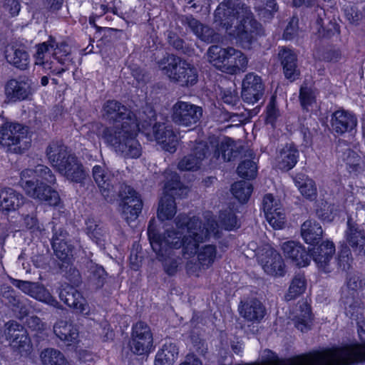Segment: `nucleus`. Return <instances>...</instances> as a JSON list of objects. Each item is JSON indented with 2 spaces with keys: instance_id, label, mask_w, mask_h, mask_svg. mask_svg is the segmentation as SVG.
I'll return each instance as SVG.
<instances>
[{
  "instance_id": "obj_1",
  "label": "nucleus",
  "mask_w": 365,
  "mask_h": 365,
  "mask_svg": "<svg viewBox=\"0 0 365 365\" xmlns=\"http://www.w3.org/2000/svg\"><path fill=\"white\" fill-rule=\"evenodd\" d=\"M103 116L110 121L120 123L106 127L101 137L104 142L120 153L126 158H138L141 145L137 140L140 131L147 138L153 136L163 150L174 153L177 150L178 138L172 125L157 121V113L153 107L147 106L140 124L135 115L116 100H108L103 106Z\"/></svg>"
},
{
  "instance_id": "obj_2",
  "label": "nucleus",
  "mask_w": 365,
  "mask_h": 365,
  "mask_svg": "<svg viewBox=\"0 0 365 365\" xmlns=\"http://www.w3.org/2000/svg\"><path fill=\"white\" fill-rule=\"evenodd\" d=\"M177 229L166 230L170 242L162 246V255L153 251L159 261L162 262L164 272L170 277L175 276L178 270L181 258L170 257L173 250L182 248V256L190 259L195 255L199 243H202L210 234L199 217H189L180 214L175 219Z\"/></svg>"
},
{
  "instance_id": "obj_3",
  "label": "nucleus",
  "mask_w": 365,
  "mask_h": 365,
  "mask_svg": "<svg viewBox=\"0 0 365 365\" xmlns=\"http://www.w3.org/2000/svg\"><path fill=\"white\" fill-rule=\"evenodd\" d=\"M215 21L243 48H250L261 34L262 25L244 7L234 0H225L215 11Z\"/></svg>"
},
{
  "instance_id": "obj_4",
  "label": "nucleus",
  "mask_w": 365,
  "mask_h": 365,
  "mask_svg": "<svg viewBox=\"0 0 365 365\" xmlns=\"http://www.w3.org/2000/svg\"><path fill=\"white\" fill-rule=\"evenodd\" d=\"M346 242L340 243L336 257L338 269L348 271L351 267L352 252L357 256L365 257V230L363 227L349 217L344 232Z\"/></svg>"
},
{
  "instance_id": "obj_5",
  "label": "nucleus",
  "mask_w": 365,
  "mask_h": 365,
  "mask_svg": "<svg viewBox=\"0 0 365 365\" xmlns=\"http://www.w3.org/2000/svg\"><path fill=\"white\" fill-rule=\"evenodd\" d=\"M31 137L29 126L7 118H3L0 124V148L6 153L24 154L31 146Z\"/></svg>"
},
{
  "instance_id": "obj_6",
  "label": "nucleus",
  "mask_w": 365,
  "mask_h": 365,
  "mask_svg": "<svg viewBox=\"0 0 365 365\" xmlns=\"http://www.w3.org/2000/svg\"><path fill=\"white\" fill-rule=\"evenodd\" d=\"M39 175L30 180L21 178V185L26 194L50 206H57L60 202L58 192L48 184L56 182V176L50 168L41 166Z\"/></svg>"
},
{
  "instance_id": "obj_7",
  "label": "nucleus",
  "mask_w": 365,
  "mask_h": 365,
  "mask_svg": "<svg viewBox=\"0 0 365 365\" xmlns=\"http://www.w3.org/2000/svg\"><path fill=\"white\" fill-rule=\"evenodd\" d=\"M46 152L48 159L59 173L73 182H83L86 178L83 166L76 155L68 150L66 146H58L54 150L48 147Z\"/></svg>"
},
{
  "instance_id": "obj_8",
  "label": "nucleus",
  "mask_w": 365,
  "mask_h": 365,
  "mask_svg": "<svg viewBox=\"0 0 365 365\" xmlns=\"http://www.w3.org/2000/svg\"><path fill=\"white\" fill-rule=\"evenodd\" d=\"M166 180L163 195L159 200L157 217L160 221L172 220L176 214L175 196L181 197L187 187L180 180V175L175 171L166 170L164 173Z\"/></svg>"
},
{
  "instance_id": "obj_9",
  "label": "nucleus",
  "mask_w": 365,
  "mask_h": 365,
  "mask_svg": "<svg viewBox=\"0 0 365 365\" xmlns=\"http://www.w3.org/2000/svg\"><path fill=\"white\" fill-rule=\"evenodd\" d=\"M163 71L170 81L181 87H192L198 81L197 68L187 61L178 56L169 58L168 64L163 68Z\"/></svg>"
},
{
  "instance_id": "obj_10",
  "label": "nucleus",
  "mask_w": 365,
  "mask_h": 365,
  "mask_svg": "<svg viewBox=\"0 0 365 365\" xmlns=\"http://www.w3.org/2000/svg\"><path fill=\"white\" fill-rule=\"evenodd\" d=\"M5 334L11 341V345L15 352L21 356L28 357L33 351V344L26 329L14 320H10L5 324Z\"/></svg>"
},
{
  "instance_id": "obj_11",
  "label": "nucleus",
  "mask_w": 365,
  "mask_h": 365,
  "mask_svg": "<svg viewBox=\"0 0 365 365\" xmlns=\"http://www.w3.org/2000/svg\"><path fill=\"white\" fill-rule=\"evenodd\" d=\"M172 110L173 122L186 127L195 125L202 115L201 107L184 101H178L174 104Z\"/></svg>"
},
{
  "instance_id": "obj_12",
  "label": "nucleus",
  "mask_w": 365,
  "mask_h": 365,
  "mask_svg": "<svg viewBox=\"0 0 365 365\" xmlns=\"http://www.w3.org/2000/svg\"><path fill=\"white\" fill-rule=\"evenodd\" d=\"M361 342H351L342 346H336L341 355V360L346 365H357L365 362V329H358Z\"/></svg>"
},
{
  "instance_id": "obj_13",
  "label": "nucleus",
  "mask_w": 365,
  "mask_h": 365,
  "mask_svg": "<svg viewBox=\"0 0 365 365\" xmlns=\"http://www.w3.org/2000/svg\"><path fill=\"white\" fill-rule=\"evenodd\" d=\"M335 252V245L329 240H322L319 244L310 246L308 251L310 259L312 258L318 269L324 273L331 272L329 265Z\"/></svg>"
},
{
  "instance_id": "obj_14",
  "label": "nucleus",
  "mask_w": 365,
  "mask_h": 365,
  "mask_svg": "<svg viewBox=\"0 0 365 365\" xmlns=\"http://www.w3.org/2000/svg\"><path fill=\"white\" fill-rule=\"evenodd\" d=\"M131 336L130 349L136 355L144 354L153 345L152 332L144 322H138L133 326Z\"/></svg>"
},
{
  "instance_id": "obj_15",
  "label": "nucleus",
  "mask_w": 365,
  "mask_h": 365,
  "mask_svg": "<svg viewBox=\"0 0 365 365\" xmlns=\"http://www.w3.org/2000/svg\"><path fill=\"white\" fill-rule=\"evenodd\" d=\"M264 85L262 78L254 73H248L242 82L241 97L248 104L257 103L263 96Z\"/></svg>"
},
{
  "instance_id": "obj_16",
  "label": "nucleus",
  "mask_w": 365,
  "mask_h": 365,
  "mask_svg": "<svg viewBox=\"0 0 365 365\" xmlns=\"http://www.w3.org/2000/svg\"><path fill=\"white\" fill-rule=\"evenodd\" d=\"M60 300L67 307L73 308L79 313L88 315L90 308L82 293L68 284H61L58 289Z\"/></svg>"
},
{
  "instance_id": "obj_17",
  "label": "nucleus",
  "mask_w": 365,
  "mask_h": 365,
  "mask_svg": "<svg viewBox=\"0 0 365 365\" xmlns=\"http://www.w3.org/2000/svg\"><path fill=\"white\" fill-rule=\"evenodd\" d=\"M210 154L207 143H197L190 153L184 156L178 163V169L181 171H196L200 168L202 162Z\"/></svg>"
},
{
  "instance_id": "obj_18",
  "label": "nucleus",
  "mask_w": 365,
  "mask_h": 365,
  "mask_svg": "<svg viewBox=\"0 0 365 365\" xmlns=\"http://www.w3.org/2000/svg\"><path fill=\"white\" fill-rule=\"evenodd\" d=\"M262 210L269 224L275 230L282 229L285 223V214L279 202L272 194L264 195L262 200Z\"/></svg>"
},
{
  "instance_id": "obj_19",
  "label": "nucleus",
  "mask_w": 365,
  "mask_h": 365,
  "mask_svg": "<svg viewBox=\"0 0 365 365\" xmlns=\"http://www.w3.org/2000/svg\"><path fill=\"white\" fill-rule=\"evenodd\" d=\"M125 195L122 197V215L129 223L135 221L142 212L143 202L140 195L131 186H126Z\"/></svg>"
},
{
  "instance_id": "obj_20",
  "label": "nucleus",
  "mask_w": 365,
  "mask_h": 365,
  "mask_svg": "<svg viewBox=\"0 0 365 365\" xmlns=\"http://www.w3.org/2000/svg\"><path fill=\"white\" fill-rule=\"evenodd\" d=\"M278 59L286 79L294 82L299 78L301 72L298 67V56L293 49L279 46Z\"/></svg>"
},
{
  "instance_id": "obj_21",
  "label": "nucleus",
  "mask_w": 365,
  "mask_h": 365,
  "mask_svg": "<svg viewBox=\"0 0 365 365\" xmlns=\"http://www.w3.org/2000/svg\"><path fill=\"white\" fill-rule=\"evenodd\" d=\"M56 336L66 346L67 351H73L79 343V332L76 325L64 321H60L53 327Z\"/></svg>"
},
{
  "instance_id": "obj_22",
  "label": "nucleus",
  "mask_w": 365,
  "mask_h": 365,
  "mask_svg": "<svg viewBox=\"0 0 365 365\" xmlns=\"http://www.w3.org/2000/svg\"><path fill=\"white\" fill-rule=\"evenodd\" d=\"M331 125L334 133L342 135L351 133L357 125L355 114L344 109L335 110L331 116Z\"/></svg>"
},
{
  "instance_id": "obj_23",
  "label": "nucleus",
  "mask_w": 365,
  "mask_h": 365,
  "mask_svg": "<svg viewBox=\"0 0 365 365\" xmlns=\"http://www.w3.org/2000/svg\"><path fill=\"white\" fill-rule=\"evenodd\" d=\"M284 257L298 267H305L310 263V257L305 247L295 241H287L282 245Z\"/></svg>"
},
{
  "instance_id": "obj_24",
  "label": "nucleus",
  "mask_w": 365,
  "mask_h": 365,
  "mask_svg": "<svg viewBox=\"0 0 365 365\" xmlns=\"http://www.w3.org/2000/svg\"><path fill=\"white\" fill-rule=\"evenodd\" d=\"M299 151L294 143H285L277 156V168L282 172H289L297 164Z\"/></svg>"
},
{
  "instance_id": "obj_25",
  "label": "nucleus",
  "mask_w": 365,
  "mask_h": 365,
  "mask_svg": "<svg viewBox=\"0 0 365 365\" xmlns=\"http://www.w3.org/2000/svg\"><path fill=\"white\" fill-rule=\"evenodd\" d=\"M184 22L200 41L207 43H214L217 41V33L211 27L202 24L192 15L186 16Z\"/></svg>"
},
{
  "instance_id": "obj_26",
  "label": "nucleus",
  "mask_w": 365,
  "mask_h": 365,
  "mask_svg": "<svg viewBox=\"0 0 365 365\" xmlns=\"http://www.w3.org/2000/svg\"><path fill=\"white\" fill-rule=\"evenodd\" d=\"M228 54V51L226 48H222L220 46H211L207 51V56L210 62L218 71L222 73L235 75L237 67L236 66H227L225 63V58Z\"/></svg>"
},
{
  "instance_id": "obj_27",
  "label": "nucleus",
  "mask_w": 365,
  "mask_h": 365,
  "mask_svg": "<svg viewBox=\"0 0 365 365\" xmlns=\"http://www.w3.org/2000/svg\"><path fill=\"white\" fill-rule=\"evenodd\" d=\"M29 85L24 81L11 78L5 85V94L10 101H21L29 95Z\"/></svg>"
},
{
  "instance_id": "obj_28",
  "label": "nucleus",
  "mask_w": 365,
  "mask_h": 365,
  "mask_svg": "<svg viewBox=\"0 0 365 365\" xmlns=\"http://www.w3.org/2000/svg\"><path fill=\"white\" fill-rule=\"evenodd\" d=\"M301 236L309 247L319 244L322 240L323 236V230L320 223L314 220H307L301 226Z\"/></svg>"
},
{
  "instance_id": "obj_29",
  "label": "nucleus",
  "mask_w": 365,
  "mask_h": 365,
  "mask_svg": "<svg viewBox=\"0 0 365 365\" xmlns=\"http://www.w3.org/2000/svg\"><path fill=\"white\" fill-rule=\"evenodd\" d=\"M23 203V196L11 187H4L0 191V208L9 213L19 207Z\"/></svg>"
},
{
  "instance_id": "obj_30",
  "label": "nucleus",
  "mask_w": 365,
  "mask_h": 365,
  "mask_svg": "<svg viewBox=\"0 0 365 365\" xmlns=\"http://www.w3.org/2000/svg\"><path fill=\"white\" fill-rule=\"evenodd\" d=\"M93 178L103 195H108L113 188V175L104 166L96 165L92 168Z\"/></svg>"
},
{
  "instance_id": "obj_31",
  "label": "nucleus",
  "mask_w": 365,
  "mask_h": 365,
  "mask_svg": "<svg viewBox=\"0 0 365 365\" xmlns=\"http://www.w3.org/2000/svg\"><path fill=\"white\" fill-rule=\"evenodd\" d=\"M216 225L225 231H235L241 226L237 210L228 207L219 211Z\"/></svg>"
},
{
  "instance_id": "obj_32",
  "label": "nucleus",
  "mask_w": 365,
  "mask_h": 365,
  "mask_svg": "<svg viewBox=\"0 0 365 365\" xmlns=\"http://www.w3.org/2000/svg\"><path fill=\"white\" fill-rule=\"evenodd\" d=\"M265 314V307L257 299H252L245 302L240 308V314L250 322H260Z\"/></svg>"
},
{
  "instance_id": "obj_33",
  "label": "nucleus",
  "mask_w": 365,
  "mask_h": 365,
  "mask_svg": "<svg viewBox=\"0 0 365 365\" xmlns=\"http://www.w3.org/2000/svg\"><path fill=\"white\" fill-rule=\"evenodd\" d=\"M293 180L295 185L304 198L310 201H313L317 198V189L316 183L307 175L303 173H298Z\"/></svg>"
},
{
  "instance_id": "obj_34",
  "label": "nucleus",
  "mask_w": 365,
  "mask_h": 365,
  "mask_svg": "<svg viewBox=\"0 0 365 365\" xmlns=\"http://www.w3.org/2000/svg\"><path fill=\"white\" fill-rule=\"evenodd\" d=\"M147 234L153 250H157V252L162 255V246L170 242V239L168 237L166 232L165 235H162L159 232L155 225V218H151L149 220Z\"/></svg>"
},
{
  "instance_id": "obj_35",
  "label": "nucleus",
  "mask_w": 365,
  "mask_h": 365,
  "mask_svg": "<svg viewBox=\"0 0 365 365\" xmlns=\"http://www.w3.org/2000/svg\"><path fill=\"white\" fill-rule=\"evenodd\" d=\"M317 92L312 86L302 85L299 91V101L304 113H312L317 105Z\"/></svg>"
},
{
  "instance_id": "obj_36",
  "label": "nucleus",
  "mask_w": 365,
  "mask_h": 365,
  "mask_svg": "<svg viewBox=\"0 0 365 365\" xmlns=\"http://www.w3.org/2000/svg\"><path fill=\"white\" fill-rule=\"evenodd\" d=\"M298 316L296 317L295 326L301 331H307L311 329L313 321L312 307L307 301L299 303Z\"/></svg>"
},
{
  "instance_id": "obj_37",
  "label": "nucleus",
  "mask_w": 365,
  "mask_h": 365,
  "mask_svg": "<svg viewBox=\"0 0 365 365\" xmlns=\"http://www.w3.org/2000/svg\"><path fill=\"white\" fill-rule=\"evenodd\" d=\"M12 53L5 55L7 62L20 70H26L30 63V56L28 51L24 48H14L12 46Z\"/></svg>"
},
{
  "instance_id": "obj_38",
  "label": "nucleus",
  "mask_w": 365,
  "mask_h": 365,
  "mask_svg": "<svg viewBox=\"0 0 365 365\" xmlns=\"http://www.w3.org/2000/svg\"><path fill=\"white\" fill-rule=\"evenodd\" d=\"M51 246L56 257L63 263L69 264L73 257V247L63 240L53 239Z\"/></svg>"
},
{
  "instance_id": "obj_39",
  "label": "nucleus",
  "mask_w": 365,
  "mask_h": 365,
  "mask_svg": "<svg viewBox=\"0 0 365 365\" xmlns=\"http://www.w3.org/2000/svg\"><path fill=\"white\" fill-rule=\"evenodd\" d=\"M199 245L195 253L197 262L203 269H207L215 262L217 247L214 245H205L200 248Z\"/></svg>"
},
{
  "instance_id": "obj_40",
  "label": "nucleus",
  "mask_w": 365,
  "mask_h": 365,
  "mask_svg": "<svg viewBox=\"0 0 365 365\" xmlns=\"http://www.w3.org/2000/svg\"><path fill=\"white\" fill-rule=\"evenodd\" d=\"M54 42V37L49 36L46 41L38 43L36 45V53L34 54V64L41 66L44 69L51 68L50 63L45 61L46 54L48 52L52 47V43Z\"/></svg>"
},
{
  "instance_id": "obj_41",
  "label": "nucleus",
  "mask_w": 365,
  "mask_h": 365,
  "mask_svg": "<svg viewBox=\"0 0 365 365\" xmlns=\"http://www.w3.org/2000/svg\"><path fill=\"white\" fill-rule=\"evenodd\" d=\"M168 43L179 53L190 56L195 52V43L191 41H185L176 33L170 32L168 36Z\"/></svg>"
},
{
  "instance_id": "obj_42",
  "label": "nucleus",
  "mask_w": 365,
  "mask_h": 365,
  "mask_svg": "<svg viewBox=\"0 0 365 365\" xmlns=\"http://www.w3.org/2000/svg\"><path fill=\"white\" fill-rule=\"evenodd\" d=\"M252 191V185L245 180L235 182L231 186L232 195L242 204L246 203L249 200Z\"/></svg>"
},
{
  "instance_id": "obj_43",
  "label": "nucleus",
  "mask_w": 365,
  "mask_h": 365,
  "mask_svg": "<svg viewBox=\"0 0 365 365\" xmlns=\"http://www.w3.org/2000/svg\"><path fill=\"white\" fill-rule=\"evenodd\" d=\"M307 289V279L304 275L297 274L292 279L285 294L287 301L294 300L301 296Z\"/></svg>"
},
{
  "instance_id": "obj_44",
  "label": "nucleus",
  "mask_w": 365,
  "mask_h": 365,
  "mask_svg": "<svg viewBox=\"0 0 365 365\" xmlns=\"http://www.w3.org/2000/svg\"><path fill=\"white\" fill-rule=\"evenodd\" d=\"M42 365H67L64 355L58 350L47 348L41 352Z\"/></svg>"
},
{
  "instance_id": "obj_45",
  "label": "nucleus",
  "mask_w": 365,
  "mask_h": 365,
  "mask_svg": "<svg viewBox=\"0 0 365 365\" xmlns=\"http://www.w3.org/2000/svg\"><path fill=\"white\" fill-rule=\"evenodd\" d=\"M265 272L271 275L283 277L285 273L284 259L279 253H275L267 261L264 266Z\"/></svg>"
},
{
  "instance_id": "obj_46",
  "label": "nucleus",
  "mask_w": 365,
  "mask_h": 365,
  "mask_svg": "<svg viewBox=\"0 0 365 365\" xmlns=\"http://www.w3.org/2000/svg\"><path fill=\"white\" fill-rule=\"evenodd\" d=\"M210 144L214 148L215 156L219 157L221 155L224 159H226V155H227V160H230L234 145V141L232 138L225 137L221 142H219L217 139H214L210 142Z\"/></svg>"
},
{
  "instance_id": "obj_47",
  "label": "nucleus",
  "mask_w": 365,
  "mask_h": 365,
  "mask_svg": "<svg viewBox=\"0 0 365 365\" xmlns=\"http://www.w3.org/2000/svg\"><path fill=\"white\" fill-rule=\"evenodd\" d=\"M257 165L253 160L245 159L238 164L236 172L240 178L252 180L257 177Z\"/></svg>"
},
{
  "instance_id": "obj_48",
  "label": "nucleus",
  "mask_w": 365,
  "mask_h": 365,
  "mask_svg": "<svg viewBox=\"0 0 365 365\" xmlns=\"http://www.w3.org/2000/svg\"><path fill=\"white\" fill-rule=\"evenodd\" d=\"M262 5L258 9V15L264 22L270 21L279 10L276 0H261Z\"/></svg>"
},
{
  "instance_id": "obj_49",
  "label": "nucleus",
  "mask_w": 365,
  "mask_h": 365,
  "mask_svg": "<svg viewBox=\"0 0 365 365\" xmlns=\"http://www.w3.org/2000/svg\"><path fill=\"white\" fill-rule=\"evenodd\" d=\"M51 49L53 50V57L61 64L64 65L69 59L71 48L66 41L57 42L54 38V42L51 43Z\"/></svg>"
},
{
  "instance_id": "obj_50",
  "label": "nucleus",
  "mask_w": 365,
  "mask_h": 365,
  "mask_svg": "<svg viewBox=\"0 0 365 365\" xmlns=\"http://www.w3.org/2000/svg\"><path fill=\"white\" fill-rule=\"evenodd\" d=\"M108 273L103 266L96 264L94 267L91 268L89 274V282L96 289H101L106 280Z\"/></svg>"
},
{
  "instance_id": "obj_51",
  "label": "nucleus",
  "mask_w": 365,
  "mask_h": 365,
  "mask_svg": "<svg viewBox=\"0 0 365 365\" xmlns=\"http://www.w3.org/2000/svg\"><path fill=\"white\" fill-rule=\"evenodd\" d=\"M248 60L246 56L240 51L230 48V56L228 65L237 67L236 74L240 71H245L247 66Z\"/></svg>"
},
{
  "instance_id": "obj_52",
  "label": "nucleus",
  "mask_w": 365,
  "mask_h": 365,
  "mask_svg": "<svg viewBox=\"0 0 365 365\" xmlns=\"http://www.w3.org/2000/svg\"><path fill=\"white\" fill-rule=\"evenodd\" d=\"M320 60L327 62H337L341 57V52L339 48L334 45L323 46L317 51Z\"/></svg>"
},
{
  "instance_id": "obj_53",
  "label": "nucleus",
  "mask_w": 365,
  "mask_h": 365,
  "mask_svg": "<svg viewBox=\"0 0 365 365\" xmlns=\"http://www.w3.org/2000/svg\"><path fill=\"white\" fill-rule=\"evenodd\" d=\"M178 354V352L174 348L172 351L164 346L157 352L154 365H173Z\"/></svg>"
},
{
  "instance_id": "obj_54",
  "label": "nucleus",
  "mask_w": 365,
  "mask_h": 365,
  "mask_svg": "<svg viewBox=\"0 0 365 365\" xmlns=\"http://www.w3.org/2000/svg\"><path fill=\"white\" fill-rule=\"evenodd\" d=\"M365 285V281L357 274H351L347 277L346 287L351 298H357L359 290L362 289Z\"/></svg>"
},
{
  "instance_id": "obj_55",
  "label": "nucleus",
  "mask_w": 365,
  "mask_h": 365,
  "mask_svg": "<svg viewBox=\"0 0 365 365\" xmlns=\"http://www.w3.org/2000/svg\"><path fill=\"white\" fill-rule=\"evenodd\" d=\"M279 116V110L276 105L274 99L272 98L266 107L264 118L265 124L269 125L272 128H274Z\"/></svg>"
},
{
  "instance_id": "obj_56",
  "label": "nucleus",
  "mask_w": 365,
  "mask_h": 365,
  "mask_svg": "<svg viewBox=\"0 0 365 365\" xmlns=\"http://www.w3.org/2000/svg\"><path fill=\"white\" fill-rule=\"evenodd\" d=\"M85 232L91 239L99 240L101 236V228L93 217H88L86 221Z\"/></svg>"
},
{
  "instance_id": "obj_57",
  "label": "nucleus",
  "mask_w": 365,
  "mask_h": 365,
  "mask_svg": "<svg viewBox=\"0 0 365 365\" xmlns=\"http://www.w3.org/2000/svg\"><path fill=\"white\" fill-rule=\"evenodd\" d=\"M316 213L319 218L324 222H331L334 220V207L333 205L327 202H322L317 208Z\"/></svg>"
},
{
  "instance_id": "obj_58",
  "label": "nucleus",
  "mask_w": 365,
  "mask_h": 365,
  "mask_svg": "<svg viewBox=\"0 0 365 365\" xmlns=\"http://www.w3.org/2000/svg\"><path fill=\"white\" fill-rule=\"evenodd\" d=\"M344 15L349 22L354 25H359L362 18L361 12L354 5L347 6L344 9Z\"/></svg>"
},
{
  "instance_id": "obj_59",
  "label": "nucleus",
  "mask_w": 365,
  "mask_h": 365,
  "mask_svg": "<svg viewBox=\"0 0 365 365\" xmlns=\"http://www.w3.org/2000/svg\"><path fill=\"white\" fill-rule=\"evenodd\" d=\"M319 36L324 38H331L340 34V27L338 24L329 22L327 26H322L319 29Z\"/></svg>"
},
{
  "instance_id": "obj_60",
  "label": "nucleus",
  "mask_w": 365,
  "mask_h": 365,
  "mask_svg": "<svg viewBox=\"0 0 365 365\" xmlns=\"http://www.w3.org/2000/svg\"><path fill=\"white\" fill-rule=\"evenodd\" d=\"M37 294V299L40 302L56 308L58 307V302L47 289L42 287Z\"/></svg>"
},
{
  "instance_id": "obj_61",
  "label": "nucleus",
  "mask_w": 365,
  "mask_h": 365,
  "mask_svg": "<svg viewBox=\"0 0 365 365\" xmlns=\"http://www.w3.org/2000/svg\"><path fill=\"white\" fill-rule=\"evenodd\" d=\"M37 294V299L40 302L56 308L58 307V302L47 289L42 287Z\"/></svg>"
},
{
  "instance_id": "obj_62",
  "label": "nucleus",
  "mask_w": 365,
  "mask_h": 365,
  "mask_svg": "<svg viewBox=\"0 0 365 365\" xmlns=\"http://www.w3.org/2000/svg\"><path fill=\"white\" fill-rule=\"evenodd\" d=\"M222 100L224 103L230 106L231 108L237 106L240 99L238 93L236 91L231 90H225L222 96Z\"/></svg>"
},
{
  "instance_id": "obj_63",
  "label": "nucleus",
  "mask_w": 365,
  "mask_h": 365,
  "mask_svg": "<svg viewBox=\"0 0 365 365\" xmlns=\"http://www.w3.org/2000/svg\"><path fill=\"white\" fill-rule=\"evenodd\" d=\"M351 299L352 302L346 307V314L349 315L351 319L356 320L360 314L359 310L361 309V307L357 298Z\"/></svg>"
},
{
  "instance_id": "obj_64",
  "label": "nucleus",
  "mask_w": 365,
  "mask_h": 365,
  "mask_svg": "<svg viewBox=\"0 0 365 365\" xmlns=\"http://www.w3.org/2000/svg\"><path fill=\"white\" fill-rule=\"evenodd\" d=\"M4 7L13 17L18 16L21 10V4L19 0H5Z\"/></svg>"
}]
</instances>
